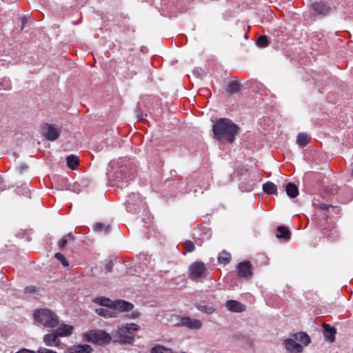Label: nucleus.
<instances>
[{"instance_id":"obj_1","label":"nucleus","mask_w":353,"mask_h":353,"mask_svg":"<svg viewBox=\"0 0 353 353\" xmlns=\"http://www.w3.org/2000/svg\"><path fill=\"white\" fill-rule=\"evenodd\" d=\"M241 128L231 119L228 118L218 119L212 125L214 138L219 141L233 143L239 134Z\"/></svg>"},{"instance_id":"obj_2","label":"nucleus","mask_w":353,"mask_h":353,"mask_svg":"<svg viewBox=\"0 0 353 353\" xmlns=\"http://www.w3.org/2000/svg\"><path fill=\"white\" fill-rule=\"evenodd\" d=\"M139 329V326L135 323L122 325L112 333L113 342L120 344H132L134 341L132 331H137Z\"/></svg>"},{"instance_id":"obj_3","label":"nucleus","mask_w":353,"mask_h":353,"mask_svg":"<svg viewBox=\"0 0 353 353\" xmlns=\"http://www.w3.org/2000/svg\"><path fill=\"white\" fill-rule=\"evenodd\" d=\"M33 316L38 323L46 327L54 328L59 323L58 316L52 310H35Z\"/></svg>"},{"instance_id":"obj_4","label":"nucleus","mask_w":353,"mask_h":353,"mask_svg":"<svg viewBox=\"0 0 353 353\" xmlns=\"http://www.w3.org/2000/svg\"><path fill=\"white\" fill-rule=\"evenodd\" d=\"M82 339L87 342H90L98 345H104L108 344L112 337L103 330H92L82 334Z\"/></svg>"},{"instance_id":"obj_5","label":"nucleus","mask_w":353,"mask_h":353,"mask_svg":"<svg viewBox=\"0 0 353 353\" xmlns=\"http://www.w3.org/2000/svg\"><path fill=\"white\" fill-rule=\"evenodd\" d=\"M92 301L99 305L107 307L109 309H133L134 305L123 299L112 301L110 299L100 296L93 299Z\"/></svg>"},{"instance_id":"obj_6","label":"nucleus","mask_w":353,"mask_h":353,"mask_svg":"<svg viewBox=\"0 0 353 353\" xmlns=\"http://www.w3.org/2000/svg\"><path fill=\"white\" fill-rule=\"evenodd\" d=\"M207 269L204 263L202 261H195L189 266V278L192 281H197L200 279L206 277L205 272Z\"/></svg>"},{"instance_id":"obj_7","label":"nucleus","mask_w":353,"mask_h":353,"mask_svg":"<svg viewBox=\"0 0 353 353\" xmlns=\"http://www.w3.org/2000/svg\"><path fill=\"white\" fill-rule=\"evenodd\" d=\"M142 199L139 193H132L128 196L125 201L126 210L132 214H137L142 205Z\"/></svg>"},{"instance_id":"obj_8","label":"nucleus","mask_w":353,"mask_h":353,"mask_svg":"<svg viewBox=\"0 0 353 353\" xmlns=\"http://www.w3.org/2000/svg\"><path fill=\"white\" fill-rule=\"evenodd\" d=\"M41 131L45 138L51 141L57 140L61 134V130L55 128L52 124L44 123L41 126Z\"/></svg>"},{"instance_id":"obj_9","label":"nucleus","mask_w":353,"mask_h":353,"mask_svg":"<svg viewBox=\"0 0 353 353\" xmlns=\"http://www.w3.org/2000/svg\"><path fill=\"white\" fill-rule=\"evenodd\" d=\"M252 264L249 261L240 262L236 266L237 275L240 278L250 279L252 277Z\"/></svg>"},{"instance_id":"obj_10","label":"nucleus","mask_w":353,"mask_h":353,"mask_svg":"<svg viewBox=\"0 0 353 353\" xmlns=\"http://www.w3.org/2000/svg\"><path fill=\"white\" fill-rule=\"evenodd\" d=\"M179 321L176 322V325L185 326L189 329L199 330L202 327V323L201 321L191 319L188 316H181L179 318Z\"/></svg>"},{"instance_id":"obj_11","label":"nucleus","mask_w":353,"mask_h":353,"mask_svg":"<svg viewBox=\"0 0 353 353\" xmlns=\"http://www.w3.org/2000/svg\"><path fill=\"white\" fill-rule=\"evenodd\" d=\"M312 8L315 15L326 16L331 11L330 6L325 2H314L312 4Z\"/></svg>"},{"instance_id":"obj_12","label":"nucleus","mask_w":353,"mask_h":353,"mask_svg":"<svg viewBox=\"0 0 353 353\" xmlns=\"http://www.w3.org/2000/svg\"><path fill=\"white\" fill-rule=\"evenodd\" d=\"M283 345L285 350L290 353H301L303 352V345L295 342L293 338L285 339Z\"/></svg>"},{"instance_id":"obj_13","label":"nucleus","mask_w":353,"mask_h":353,"mask_svg":"<svg viewBox=\"0 0 353 353\" xmlns=\"http://www.w3.org/2000/svg\"><path fill=\"white\" fill-rule=\"evenodd\" d=\"M57 332L55 331L52 334H45L43 337V343L46 346L48 347H59L61 344V341L59 339Z\"/></svg>"},{"instance_id":"obj_14","label":"nucleus","mask_w":353,"mask_h":353,"mask_svg":"<svg viewBox=\"0 0 353 353\" xmlns=\"http://www.w3.org/2000/svg\"><path fill=\"white\" fill-rule=\"evenodd\" d=\"M92 350L93 349L90 345L78 344L68 348L65 353H91Z\"/></svg>"},{"instance_id":"obj_15","label":"nucleus","mask_w":353,"mask_h":353,"mask_svg":"<svg viewBox=\"0 0 353 353\" xmlns=\"http://www.w3.org/2000/svg\"><path fill=\"white\" fill-rule=\"evenodd\" d=\"M305 299L308 301V304L313 305H319L321 302L320 296L316 291L310 290L306 291L304 294Z\"/></svg>"},{"instance_id":"obj_16","label":"nucleus","mask_w":353,"mask_h":353,"mask_svg":"<svg viewBox=\"0 0 353 353\" xmlns=\"http://www.w3.org/2000/svg\"><path fill=\"white\" fill-rule=\"evenodd\" d=\"M276 237L278 239L288 241L291 237V232L289 228L284 225H279L276 228Z\"/></svg>"},{"instance_id":"obj_17","label":"nucleus","mask_w":353,"mask_h":353,"mask_svg":"<svg viewBox=\"0 0 353 353\" xmlns=\"http://www.w3.org/2000/svg\"><path fill=\"white\" fill-rule=\"evenodd\" d=\"M74 330V327L68 324H61L55 331L59 337L70 336Z\"/></svg>"},{"instance_id":"obj_18","label":"nucleus","mask_w":353,"mask_h":353,"mask_svg":"<svg viewBox=\"0 0 353 353\" xmlns=\"http://www.w3.org/2000/svg\"><path fill=\"white\" fill-rule=\"evenodd\" d=\"M324 336L327 341L332 343L335 340L336 329L328 324H323Z\"/></svg>"},{"instance_id":"obj_19","label":"nucleus","mask_w":353,"mask_h":353,"mask_svg":"<svg viewBox=\"0 0 353 353\" xmlns=\"http://www.w3.org/2000/svg\"><path fill=\"white\" fill-rule=\"evenodd\" d=\"M242 88L243 85L234 77V81L228 83L226 92L230 94H234L239 92Z\"/></svg>"},{"instance_id":"obj_20","label":"nucleus","mask_w":353,"mask_h":353,"mask_svg":"<svg viewBox=\"0 0 353 353\" xmlns=\"http://www.w3.org/2000/svg\"><path fill=\"white\" fill-rule=\"evenodd\" d=\"M292 337L294 340L299 341L303 345V347L308 345L311 342L310 336L305 332H298L293 334H292Z\"/></svg>"},{"instance_id":"obj_21","label":"nucleus","mask_w":353,"mask_h":353,"mask_svg":"<svg viewBox=\"0 0 353 353\" xmlns=\"http://www.w3.org/2000/svg\"><path fill=\"white\" fill-rule=\"evenodd\" d=\"M122 170L121 171V173H116V178L117 179V182L116 183V186L119 188H124L129 185L130 181L132 180V179L128 177H123L122 176Z\"/></svg>"},{"instance_id":"obj_22","label":"nucleus","mask_w":353,"mask_h":353,"mask_svg":"<svg viewBox=\"0 0 353 353\" xmlns=\"http://www.w3.org/2000/svg\"><path fill=\"white\" fill-rule=\"evenodd\" d=\"M76 239V237L73 235L72 232H70L65 236H63L57 243V245L60 250H63L66 247L68 243L74 242Z\"/></svg>"},{"instance_id":"obj_23","label":"nucleus","mask_w":353,"mask_h":353,"mask_svg":"<svg viewBox=\"0 0 353 353\" xmlns=\"http://www.w3.org/2000/svg\"><path fill=\"white\" fill-rule=\"evenodd\" d=\"M285 192L287 195L291 198H296L299 195V189L298 187L293 183H288L285 185Z\"/></svg>"},{"instance_id":"obj_24","label":"nucleus","mask_w":353,"mask_h":353,"mask_svg":"<svg viewBox=\"0 0 353 353\" xmlns=\"http://www.w3.org/2000/svg\"><path fill=\"white\" fill-rule=\"evenodd\" d=\"M263 190L265 194L269 195L277 194V187L271 181H268L263 184Z\"/></svg>"},{"instance_id":"obj_25","label":"nucleus","mask_w":353,"mask_h":353,"mask_svg":"<svg viewBox=\"0 0 353 353\" xmlns=\"http://www.w3.org/2000/svg\"><path fill=\"white\" fill-rule=\"evenodd\" d=\"M254 183L252 180L245 179L239 183V189L241 192H250L253 190Z\"/></svg>"},{"instance_id":"obj_26","label":"nucleus","mask_w":353,"mask_h":353,"mask_svg":"<svg viewBox=\"0 0 353 353\" xmlns=\"http://www.w3.org/2000/svg\"><path fill=\"white\" fill-rule=\"evenodd\" d=\"M66 163L68 168L71 170H76L79 165V157L74 154H70L66 158Z\"/></svg>"},{"instance_id":"obj_27","label":"nucleus","mask_w":353,"mask_h":353,"mask_svg":"<svg viewBox=\"0 0 353 353\" xmlns=\"http://www.w3.org/2000/svg\"><path fill=\"white\" fill-rule=\"evenodd\" d=\"M310 141V136L304 132H301L297 135L296 143L299 146L305 147Z\"/></svg>"},{"instance_id":"obj_28","label":"nucleus","mask_w":353,"mask_h":353,"mask_svg":"<svg viewBox=\"0 0 353 353\" xmlns=\"http://www.w3.org/2000/svg\"><path fill=\"white\" fill-rule=\"evenodd\" d=\"M93 230L97 232H103L104 234H108L111 230V226L110 225H104L103 223L97 222L93 225Z\"/></svg>"},{"instance_id":"obj_29","label":"nucleus","mask_w":353,"mask_h":353,"mask_svg":"<svg viewBox=\"0 0 353 353\" xmlns=\"http://www.w3.org/2000/svg\"><path fill=\"white\" fill-rule=\"evenodd\" d=\"M231 261V255L225 250H223L218 256V261L220 264L227 265Z\"/></svg>"},{"instance_id":"obj_30","label":"nucleus","mask_w":353,"mask_h":353,"mask_svg":"<svg viewBox=\"0 0 353 353\" xmlns=\"http://www.w3.org/2000/svg\"><path fill=\"white\" fill-rule=\"evenodd\" d=\"M225 307L227 309H245L244 304L235 300L228 301L225 304Z\"/></svg>"},{"instance_id":"obj_31","label":"nucleus","mask_w":353,"mask_h":353,"mask_svg":"<svg viewBox=\"0 0 353 353\" xmlns=\"http://www.w3.org/2000/svg\"><path fill=\"white\" fill-rule=\"evenodd\" d=\"M98 314L105 319L115 318L117 316L114 310H97Z\"/></svg>"},{"instance_id":"obj_32","label":"nucleus","mask_w":353,"mask_h":353,"mask_svg":"<svg viewBox=\"0 0 353 353\" xmlns=\"http://www.w3.org/2000/svg\"><path fill=\"white\" fill-rule=\"evenodd\" d=\"M150 353H173V352L171 349L165 348V347H163L162 345H157L151 349Z\"/></svg>"},{"instance_id":"obj_33","label":"nucleus","mask_w":353,"mask_h":353,"mask_svg":"<svg viewBox=\"0 0 353 353\" xmlns=\"http://www.w3.org/2000/svg\"><path fill=\"white\" fill-rule=\"evenodd\" d=\"M268 44L269 40L266 35H261L256 39V45L260 48H265Z\"/></svg>"},{"instance_id":"obj_34","label":"nucleus","mask_w":353,"mask_h":353,"mask_svg":"<svg viewBox=\"0 0 353 353\" xmlns=\"http://www.w3.org/2000/svg\"><path fill=\"white\" fill-rule=\"evenodd\" d=\"M54 258L57 260H58L59 261H60V263L63 265V266L68 267L69 265L68 261H67L65 256L62 253H61V252L56 253L54 254Z\"/></svg>"},{"instance_id":"obj_35","label":"nucleus","mask_w":353,"mask_h":353,"mask_svg":"<svg viewBox=\"0 0 353 353\" xmlns=\"http://www.w3.org/2000/svg\"><path fill=\"white\" fill-rule=\"evenodd\" d=\"M15 192L17 194H22L25 196H28L30 194V190L26 185L17 187L15 189Z\"/></svg>"},{"instance_id":"obj_36","label":"nucleus","mask_w":353,"mask_h":353,"mask_svg":"<svg viewBox=\"0 0 353 353\" xmlns=\"http://www.w3.org/2000/svg\"><path fill=\"white\" fill-rule=\"evenodd\" d=\"M183 246L188 252H192L195 250L194 243L192 241H185L183 243Z\"/></svg>"},{"instance_id":"obj_37","label":"nucleus","mask_w":353,"mask_h":353,"mask_svg":"<svg viewBox=\"0 0 353 353\" xmlns=\"http://www.w3.org/2000/svg\"><path fill=\"white\" fill-rule=\"evenodd\" d=\"M114 263L112 260L109 261L105 265V270L108 272H111L113 269Z\"/></svg>"},{"instance_id":"obj_38","label":"nucleus","mask_w":353,"mask_h":353,"mask_svg":"<svg viewBox=\"0 0 353 353\" xmlns=\"http://www.w3.org/2000/svg\"><path fill=\"white\" fill-rule=\"evenodd\" d=\"M319 208L322 210H328L330 208H333L332 205L324 203H319Z\"/></svg>"},{"instance_id":"obj_39","label":"nucleus","mask_w":353,"mask_h":353,"mask_svg":"<svg viewBox=\"0 0 353 353\" xmlns=\"http://www.w3.org/2000/svg\"><path fill=\"white\" fill-rule=\"evenodd\" d=\"M37 353H57V352L52 350L48 349L46 347H40L37 350Z\"/></svg>"},{"instance_id":"obj_40","label":"nucleus","mask_w":353,"mask_h":353,"mask_svg":"<svg viewBox=\"0 0 353 353\" xmlns=\"http://www.w3.org/2000/svg\"><path fill=\"white\" fill-rule=\"evenodd\" d=\"M37 291V288L34 285H29L25 288L26 293H34Z\"/></svg>"},{"instance_id":"obj_41","label":"nucleus","mask_w":353,"mask_h":353,"mask_svg":"<svg viewBox=\"0 0 353 353\" xmlns=\"http://www.w3.org/2000/svg\"><path fill=\"white\" fill-rule=\"evenodd\" d=\"M28 166L26 163H22L19 167V170L21 173L24 172L25 170H28Z\"/></svg>"},{"instance_id":"obj_42","label":"nucleus","mask_w":353,"mask_h":353,"mask_svg":"<svg viewBox=\"0 0 353 353\" xmlns=\"http://www.w3.org/2000/svg\"><path fill=\"white\" fill-rule=\"evenodd\" d=\"M347 192L350 194V199L348 201H350L353 199V190L351 188H347Z\"/></svg>"},{"instance_id":"obj_43","label":"nucleus","mask_w":353,"mask_h":353,"mask_svg":"<svg viewBox=\"0 0 353 353\" xmlns=\"http://www.w3.org/2000/svg\"><path fill=\"white\" fill-rule=\"evenodd\" d=\"M337 192H338V187H337L336 185H333L332 186V192H331V193H332V194H336Z\"/></svg>"},{"instance_id":"obj_44","label":"nucleus","mask_w":353,"mask_h":353,"mask_svg":"<svg viewBox=\"0 0 353 353\" xmlns=\"http://www.w3.org/2000/svg\"><path fill=\"white\" fill-rule=\"evenodd\" d=\"M16 353H35L34 351H31L27 349H22L21 350L16 352Z\"/></svg>"},{"instance_id":"obj_45","label":"nucleus","mask_w":353,"mask_h":353,"mask_svg":"<svg viewBox=\"0 0 353 353\" xmlns=\"http://www.w3.org/2000/svg\"><path fill=\"white\" fill-rule=\"evenodd\" d=\"M196 307H197V309H213L212 307H208L207 305H196Z\"/></svg>"},{"instance_id":"obj_46","label":"nucleus","mask_w":353,"mask_h":353,"mask_svg":"<svg viewBox=\"0 0 353 353\" xmlns=\"http://www.w3.org/2000/svg\"><path fill=\"white\" fill-rule=\"evenodd\" d=\"M139 312H134L132 313V314L128 315V316L131 317V318H136V317H137L139 316Z\"/></svg>"},{"instance_id":"obj_47","label":"nucleus","mask_w":353,"mask_h":353,"mask_svg":"<svg viewBox=\"0 0 353 353\" xmlns=\"http://www.w3.org/2000/svg\"><path fill=\"white\" fill-rule=\"evenodd\" d=\"M28 21V19L26 17H21V23L23 25H25Z\"/></svg>"},{"instance_id":"obj_48","label":"nucleus","mask_w":353,"mask_h":353,"mask_svg":"<svg viewBox=\"0 0 353 353\" xmlns=\"http://www.w3.org/2000/svg\"><path fill=\"white\" fill-rule=\"evenodd\" d=\"M148 221H146V223H150L152 222V219L150 216L147 217Z\"/></svg>"},{"instance_id":"obj_49","label":"nucleus","mask_w":353,"mask_h":353,"mask_svg":"<svg viewBox=\"0 0 353 353\" xmlns=\"http://www.w3.org/2000/svg\"><path fill=\"white\" fill-rule=\"evenodd\" d=\"M245 38L248 39V34H245Z\"/></svg>"}]
</instances>
